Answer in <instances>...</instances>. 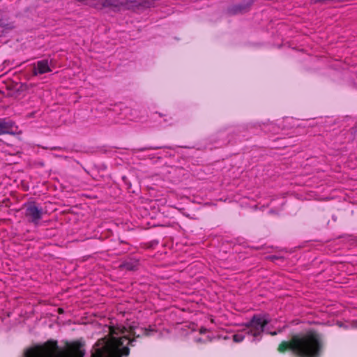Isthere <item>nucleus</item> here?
<instances>
[{
	"mask_svg": "<svg viewBox=\"0 0 357 357\" xmlns=\"http://www.w3.org/2000/svg\"><path fill=\"white\" fill-rule=\"evenodd\" d=\"M133 340L128 337L126 328H109V334L100 339L94 345L91 357H121L128 356V345L132 346Z\"/></svg>",
	"mask_w": 357,
	"mask_h": 357,
	"instance_id": "1",
	"label": "nucleus"
},
{
	"mask_svg": "<svg viewBox=\"0 0 357 357\" xmlns=\"http://www.w3.org/2000/svg\"><path fill=\"white\" fill-rule=\"evenodd\" d=\"M322 348L319 335L314 331H309L304 335L293 336L291 341L282 342L278 347L280 352L287 349L301 357H319Z\"/></svg>",
	"mask_w": 357,
	"mask_h": 357,
	"instance_id": "2",
	"label": "nucleus"
},
{
	"mask_svg": "<svg viewBox=\"0 0 357 357\" xmlns=\"http://www.w3.org/2000/svg\"><path fill=\"white\" fill-rule=\"evenodd\" d=\"M84 345L79 342L68 344L66 348L59 349L56 341H47L43 344L29 349L25 357H83Z\"/></svg>",
	"mask_w": 357,
	"mask_h": 357,
	"instance_id": "3",
	"label": "nucleus"
},
{
	"mask_svg": "<svg viewBox=\"0 0 357 357\" xmlns=\"http://www.w3.org/2000/svg\"><path fill=\"white\" fill-rule=\"evenodd\" d=\"M269 323L268 316L266 314L254 315L242 331L233 335V340L235 342H241L246 337L251 342H257L261 339L264 332L272 335H276L277 332H271L266 328Z\"/></svg>",
	"mask_w": 357,
	"mask_h": 357,
	"instance_id": "4",
	"label": "nucleus"
},
{
	"mask_svg": "<svg viewBox=\"0 0 357 357\" xmlns=\"http://www.w3.org/2000/svg\"><path fill=\"white\" fill-rule=\"evenodd\" d=\"M25 216L29 222L38 225L43 216V209L36 206L34 203H30L26 206Z\"/></svg>",
	"mask_w": 357,
	"mask_h": 357,
	"instance_id": "5",
	"label": "nucleus"
},
{
	"mask_svg": "<svg viewBox=\"0 0 357 357\" xmlns=\"http://www.w3.org/2000/svg\"><path fill=\"white\" fill-rule=\"evenodd\" d=\"M50 71L51 69L49 66L48 61L45 59L37 62L33 73L36 75L38 74H44Z\"/></svg>",
	"mask_w": 357,
	"mask_h": 357,
	"instance_id": "6",
	"label": "nucleus"
},
{
	"mask_svg": "<svg viewBox=\"0 0 357 357\" xmlns=\"http://www.w3.org/2000/svg\"><path fill=\"white\" fill-rule=\"evenodd\" d=\"M14 123L12 121H6L4 119H0V135L4 134H14L13 131Z\"/></svg>",
	"mask_w": 357,
	"mask_h": 357,
	"instance_id": "7",
	"label": "nucleus"
}]
</instances>
